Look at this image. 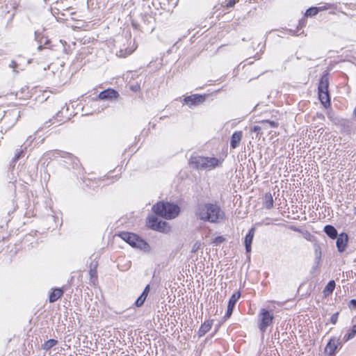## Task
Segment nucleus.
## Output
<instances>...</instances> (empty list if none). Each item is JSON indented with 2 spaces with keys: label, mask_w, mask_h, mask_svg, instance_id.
Returning a JSON list of instances; mask_svg holds the SVG:
<instances>
[{
  "label": "nucleus",
  "mask_w": 356,
  "mask_h": 356,
  "mask_svg": "<svg viewBox=\"0 0 356 356\" xmlns=\"http://www.w3.org/2000/svg\"><path fill=\"white\" fill-rule=\"evenodd\" d=\"M149 292V284H147V285L145 287V289H144V290H143V293H143V294H145L146 296H148Z\"/></svg>",
  "instance_id": "37"
},
{
  "label": "nucleus",
  "mask_w": 356,
  "mask_h": 356,
  "mask_svg": "<svg viewBox=\"0 0 356 356\" xmlns=\"http://www.w3.org/2000/svg\"><path fill=\"white\" fill-rule=\"evenodd\" d=\"M324 232L332 239L336 238L338 236L337 229L330 225H327L324 227Z\"/></svg>",
  "instance_id": "18"
},
{
  "label": "nucleus",
  "mask_w": 356,
  "mask_h": 356,
  "mask_svg": "<svg viewBox=\"0 0 356 356\" xmlns=\"http://www.w3.org/2000/svg\"><path fill=\"white\" fill-rule=\"evenodd\" d=\"M63 294V291L60 289H55L50 294L49 300L50 302H54L58 300Z\"/></svg>",
  "instance_id": "19"
},
{
  "label": "nucleus",
  "mask_w": 356,
  "mask_h": 356,
  "mask_svg": "<svg viewBox=\"0 0 356 356\" xmlns=\"http://www.w3.org/2000/svg\"><path fill=\"white\" fill-rule=\"evenodd\" d=\"M147 296H146L145 294L141 293V295L137 298L136 300L135 305L136 307H141L144 302L145 301Z\"/></svg>",
  "instance_id": "28"
},
{
  "label": "nucleus",
  "mask_w": 356,
  "mask_h": 356,
  "mask_svg": "<svg viewBox=\"0 0 356 356\" xmlns=\"http://www.w3.org/2000/svg\"><path fill=\"white\" fill-rule=\"evenodd\" d=\"M325 9H326V7H319V8L312 7V8H308L306 10L305 15L307 16L312 17V16L316 15L319 10H325Z\"/></svg>",
  "instance_id": "23"
},
{
  "label": "nucleus",
  "mask_w": 356,
  "mask_h": 356,
  "mask_svg": "<svg viewBox=\"0 0 356 356\" xmlns=\"http://www.w3.org/2000/svg\"><path fill=\"white\" fill-rule=\"evenodd\" d=\"M255 229L252 227L245 237V247L247 252H251V244L254 235Z\"/></svg>",
  "instance_id": "14"
},
{
  "label": "nucleus",
  "mask_w": 356,
  "mask_h": 356,
  "mask_svg": "<svg viewBox=\"0 0 356 356\" xmlns=\"http://www.w3.org/2000/svg\"><path fill=\"white\" fill-rule=\"evenodd\" d=\"M204 156L193 154L191 156L189 164L197 170H204Z\"/></svg>",
  "instance_id": "8"
},
{
  "label": "nucleus",
  "mask_w": 356,
  "mask_h": 356,
  "mask_svg": "<svg viewBox=\"0 0 356 356\" xmlns=\"http://www.w3.org/2000/svg\"><path fill=\"white\" fill-rule=\"evenodd\" d=\"M317 269H318V268H316V266L313 268V270H317Z\"/></svg>",
  "instance_id": "40"
},
{
  "label": "nucleus",
  "mask_w": 356,
  "mask_h": 356,
  "mask_svg": "<svg viewBox=\"0 0 356 356\" xmlns=\"http://www.w3.org/2000/svg\"><path fill=\"white\" fill-rule=\"evenodd\" d=\"M354 212H355V213L356 214V205H355V209H354Z\"/></svg>",
  "instance_id": "41"
},
{
  "label": "nucleus",
  "mask_w": 356,
  "mask_h": 356,
  "mask_svg": "<svg viewBox=\"0 0 356 356\" xmlns=\"http://www.w3.org/2000/svg\"><path fill=\"white\" fill-rule=\"evenodd\" d=\"M355 334H356V325H355L352 327V329L350 332H348L344 335L343 339L344 341H348L352 339L353 338H354Z\"/></svg>",
  "instance_id": "26"
},
{
  "label": "nucleus",
  "mask_w": 356,
  "mask_h": 356,
  "mask_svg": "<svg viewBox=\"0 0 356 356\" xmlns=\"http://www.w3.org/2000/svg\"><path fill=\"white\" fill-rule=\"evenodd\" d=\"M213 325V320L205 321L198 330L197 335L199 337L204 336L211 328Z\"/></svg>",
  "instance_id": "13"
},
{
  "label": "nucleus",
  "mask_w": 356,
  "mask_h": 356,
  "mask_svg": "<svg viewBox=\"0 0 356 356\" xmlns=\"http://www.w3.org/2000/svg\"><path fill=\"white\" fill-rule=\"evenodd\" d=\"M225 241V238L223 236H217L215 238H213L212 243L218 245L220 243H222Z\"/></svg>",
  "instance_id": "31"
},
{
  "label": "nucleus",
  "mask_w": 356,
  "mask_h": 356,
  "mask_svg": "<svg viewBox=\"0 0 356 356\" xmlns=\"http://www.w3.org/2000/svg\"><path fill=\"white\" fill-rule=\"evenodd\" d=\"M236 3V1L235 0H229L227 1V3H226V6L227 8H231L232 6H234Z\"/></svg>",
  "instance_id": "36"
},
{
  "label": "nucleus",
  "mask_w": 356,
  "mask_h": 356,
  "mask_svg": "<svg viewBox=\"0 0 356 356\" xmlns=\"http://www.w3.org/2000/svg\"><path fill=\"white\" fill-rule=\"evenodd\" d=\"M315 253H316L315 261H316V268H318V265H319L321 259V248L318 246H317L315 248Z\"/></svg>",
  "instance_id": "27"
},
{
  "label": "nucleus",
  "mask_w": 356,
  "mask_h": 356,
  "mask_svg": "<svg viewBox=\"0 0 356 356\" xmlns=\"http://www.w3.org/2000/svg\"><path fill=\"white\" fill-rule=\"evenodd\" d=\"M335 288V282L334 280L330 281L326 285L325 290L332 293Z\"/></svg>",
  "instance_id": "29"
},
{
  "label": "nucleus",
  "mask_w": 356,
  "mask_h": 356,
  "mask_svg": "<svg viewBox=\"0 0 356 356\" xmlns=\"http://www.w3.org/2000/svg\"><path fill=\"white\" fill-rule=\"evenodd\" d=\"M202 101V96L199 95H193L191 96H188L184 99L185 104L189 106H197Z\"/></svg>",
  "instance_id": "12"
},
{
  "label": "nucleus",
  "mask_w": 356,
  "mask_h": 356,
  "mask_svg": "<svg viewBox=\"0 0 356 356\" xmlns=\"http://www.w3.org/2000/svg\"><path fill=\"white\" fill-rule=\"evenodd\" d=\"M118 92L112 88H108L102 91L97 96V99L111 100L118 97Z\"/></svg>",
  "instance_id": "9"
},
{
  "label": "nucleus",
  "mask_w": 356,
  "mask_h": 356,
  "mask_svg": "<svg viewBox=\"0 0 356 356\" xmlns=\"http://www.w3.org/2000/svg\"><path fill=\"white\" fill-rule=\"evenodd\" d=\"M350 303L351 305H353L354 307H356V300L355 299H352L350 301Z\"/></svg>",
  "instance_id": "39"
},
{
  "label": "nucleus",
  "mask_w": 356,
  "mask_h": 356,
  "mask_svg": "<svg viewBox=\"0 0 356 356\" xmlns=\"http://www.w3.org/2000/svg\"><path fill=\"white\" fill-rule=\"evenodd\" d=\"M57 343V340L51 339L44 342V343L42 345V348L45 350H49Z\"/></svg>",
  "instance_id": "24"
},
{
  "label": "nucleus",
  "mask_w": 356,
  "mask_h": 356,
  "mask_svg": "<svg viewBox=\"0 0 356 356\" xmlns=\"http://www.w3.org/2000/svg\"><path fill=\"white\" fill-rule=\"evenodd\" d=\"M23 154V150L17 149L15 152V154L14 155V157L13 158V162H16L18 159L21 158V156Z\"/></svg>",
  "instance_id": "30"
},
{
  "label": "nucleus",
  "mask_w": 356,
  "mask_h": 356,
  "mask_svg": "<svg viewBox=\"0 0 356 356\" xmlns=\"http://www.w3.org/2000/svg\"><path fill=\"white\" fill-rule=\"evenodd\" d=\"M259 123L263 125V129H266L267 125L273 128H277L279 126V123L274 120H263L260 121Z\"/></svg>",
  "instance_id": "22"
},
{
  "label": "nucleus",
  "mask_w": 356,
  "mask_h": 356,
  "mask_svg": "<svg viewBox=\"0 0 356 356\" xmlns=\"http://www.w3.org/2000/svg\"><path fill=\"white\" fill-rule=\"evenodd\" d=\"M134 51V49H127V48L124 49H121L116 53V55L120 58H125L130 55Z\"/></svg>",
  "instance_id": "25"
},
{
  "label": "nucleus",
  "mask_w": 356,
  "mask_h": 356,
  "mask_svg": "<svg viewBox=\"0 0 356 356\" xmlns=\"http://www.w3.org/2000/svg\"><path fill=\"white\" fill-rule=\"evenodd\" d=\"M202 246V244L200 241H196L192 247L191 252L195 253Z\"/></svg>",
  "instance_id": "32"
},
{
  "label": "nucleus",
  "mask_w": 356,
  "mask_h": 356,
  "mask_svg": "<svg viewBox=\"0 0 356 356\" xmlns=\"http://www.w3.org/2000/svg\"><path fill=\"white\" fill-rule=\"evenodd\" d=\"M338 315H339V313L336 312L334 314H332V316L330 317V322L332 324H336L337 323V322L338 321Z\"/></svg>",
  "instance_id": "33"
},
{
  "label": "nucleus",
  "mask_w": 356,
  "mask_h": 356,
  "mask_svg": "<svg viewBox=\"0 0 356 356\" xmlns=\"http://www.w3.org/2000/svg\"><path fill=\"white\" fill-rule=\"evenodd\" d=\"M328 85H329V80H328V76L327 74H325L321 76L318 87V92H328Z\"/></svg>",
  "instance_id": "16"
},
{
  "label": "nucleus",
  "mask_w": 356,
  "mask_h": 356,
  "mask_svg": "<svg viewBox=\"0 0 356 356\" xmlns=\"http://www.w3.org/2000/svg\"><path fill=\"white\" fill-rule=\"evenodd\" d=\"M97 261L90 264V270H89V275L90 277V282L93 284H95V281L97 280Z\"/></svg>",
  "instance_id": "17"
},
{
  "label": "nucleus",
  "mask_w": 356,
  "mask_h": 356,
  "mask_svg": "<svg viewBox=\"0 0 356 356\" xmlns=\"http://www.w3.org/2000/svg\"><path fill=\"white\" fill-rule=\"evenodd\" d=\"M242 136V131H237L233 133L230 140V145L232 149H236L239 145Z\"/></svg>",
  "instance_id": "15"
},
{
  "label": "nucleus",
  "mask_w": 356,
  "mask_h": 356,
  "mask_svg": "<svg viewBox=\"0 0 356 356\" xmlns=\"http://www.w3.org/2000/svg\"><path fill=\"white\" fill-rule=\"evenodd\" d=\"M263 128V125L261 127V126H257V125H255L254 126L251 131H253V132H256L258 134H261V129Z\"/></svg>",
  "instance_id": "34"
},
{
  "label": "nucleus",
  "mask_w": 356,
  "mask_h": 356,
  "mask_svg": "<svg viewBox=\"0 0 356 356\" xmlns=\"http://www.w3.org/2000/svg\"><path fill=\"white\" fill-rule=\"evenodd\" d=\"M339 345L340 342L339 339L332 338L327 343L325 350L329 355L334 356L335 355V350Z\"/></svg>",
  "instance_id": "11"
},
{
  "label": "nucleus",
  "mask_w": 356,
  "mask_h": 356,
  "mask_svg": "<svg viewBox=\"0 0 356 356\" xmlns=\"http://www.w3.org/2000/svg\"><path fill=\"white\" fill-rule=\"evenodd\" d=\"M195 215L200 220L211 223H218L225 218V213L216 203H203L198 205Z\"/></svg>",
  "instance_id": "1"
},
{
  "label": "nucleus",
  "mask_w": 356,
  "mask_h": 356,
  "mask_svg": "<svg viewBox=\"0 0 356 356\" xmlns=\"http://www.w3.org/2000/svg\"><path fill=\"white\" fill-rule=\"evenodd\" d=\"M119 236L131 247L143 250L148 246V244L143 238L134 233L124 232L120 233Z\"/></svg>",
  "instance_id": "3"
},
{
  "label": "nucleus",
  "mask_w": 356,
  "mask_h": 356,
  "mask_svg": "<svg viewBox=\"0 0 356 356\" xmlns=\"http://www.w3.org/2000/svg\"><path fill=\"white\" fill-rule=\"evenodd\" d=\"M318 92V97H319V99L321 101V102L322 103V104L324 105V106H327V105L329 106L330 104V96H329V92Z\"/></svg>",
  "instance_id": "20"
},
{
  "label": "nucleus",
  "mask_w": 356,
  "mask_h": 356,
  "mask_svg": "<svg viewBox=\"0 0 356 356\" xmlns=\"http://www.w3.org/2000/svg\"><path fill=\"white\" fill-rule=\"evenodd\" d=\"M240 296H241V293L239 291H237L232 294V296H231V298L229 300V302H228L227 309V312L225 314V317L229 318L231 316L232 312H233V309L235 306V304H236V301L238 300V299L240 298Z\"/></svg>",
  "instance_id": "10"
},
{
  "label": "nucleus",
  "mask_w": 356,
  "mask_h": 356,
  "mask_svg": "<svg viewBox=\"0 0 356 356\" xmlns=\"http://www.w3.org/2000/svg\"><path fill=\"white\" fill-rule=\"evenodd\" d=\"M274 316L267 309L262 308L260 309L259 314V323L258 327L259 330L264 333L266 331V328L273 325Z\"/></svg>",
  "instance_id": "4"
},
{
  "label": "nucleus",
  "mask_w": 356,
  "mask_h": 356,
  "mask_svg": "<svg viewBox=\"0 0 356 356\" xmlns=\"http://www.w3.org/2000/svg\"><path fill=\"white\" fill-rule=\"evenodd\" d=\"M264 206L270 209L273 207V198L270 193H266L264 197Z\"/></svg>",
  "instance_id": "21"
},
{
  "label": "nucleus",
  "mask_w": 356,
  "mask_h": 356,
  "mask_svg": "<svg viewBox=\"0 0 356 356\" xmlns=\"http://www.w3.org/2000/svg\"><path fill=\"white\" fill-rule=\"evenodd\" d=\"M222 160L215 157L204 156V170H211L221 165Z\"/></svg>",
  "instance_id": "7"
},
{
  "label": "nucleus",
  "mask_w": 356,
  "mask_h": 356,
  "mask_svg": "<svg viewBox=\"0 0 356 356\" xmlns=\"http://www.w3.org/2000/svg\"><path fill=\"white\" fill-rule=\"evenodd\" d=\"M17 64L15 60H12L9 65V67L13 68L14 72H17L15 70L17 68Z\"/></svg>",
  "instance_id": "35"
},
{
  "label": "nucleus",
  "mask_w": 356,
  "mask_h": 356,
  "mask_svg": "<svg viewBox=\"0 0 356 356\" xmlns=\"http://www.w3.org/2000/svg\"><path fill=\"white\" fill-rule=\"evenodd\" d=\"M336 245L339 252L345 251L348 241V234L342 232L337 236Z\"/></svg>",
  "instance_id": "6"
},
{
  "label": "nucleus",
  "mask_w": 356,
  "mask_h": 356,
  "mask_svg": "<svg viewBox=\"0 0 356 356\" xmlns=\"http://www.w3.org/2000/svg\"><path fill=\"white\" fill-rule=\"evenodd\" d=\"M153 211L166 219L175 218L179 213V207L169 202H158L152 207Z\"/></svg>",
  "instance_id": "2"
},
{
  "label": "nucleus",
  "mask_w": 356,
  "mask_h": 356,
  "mask_svg": "<svg viewBox=\"0 0 356 356\" xmlns=\"http://www.w3.org/2000/svg\"><path fill=\"white\" fill-rule=\"evenodd\" d=\"M265 224H266V225H269V224H270V222H269V221H267L266 222H265Z\"/></svg>",
  "instance_id": "42"
},
{
  "label": "nucleus",
  "mask_w": 356,
  "mask_h": 356,
  "mask_svg": "<svg viewBox=\"0 0 356 356\" xmlns=\"http://www.w3.org/2000/svg\"><path fill=\"white\" fill-rule=\"evenodd\" d=\"M147 224L148 227L151 229L161 232L168 233L170 230V227L166 222L162 220L159 221L158 218L155 216L149 217Z\"/></svg>",
  "instance_id": "5"
},
{
  "label": "nucleus",
  "mask_w": 356,
  "mask_h": 356,
  "mask_svg": "<svg viewBox=\"0 0 356 356\" xmlns=\"http://www.w3.org/2000/svg\"><path fill=\"white\" fill-rule=\"evenodd\" d=\"M149 292V284H147V285L145 287V289H144V290H143V293H143V294H145L146 296H148Z\"/></svg>",
  "instance_id": "38"
}]
</instances>
